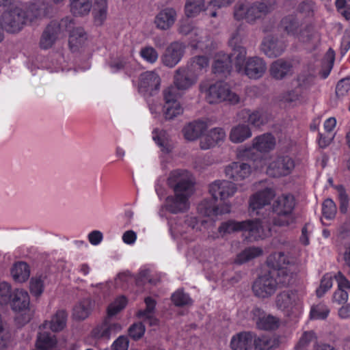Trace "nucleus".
<instances>
[{"label": "nucleus", "instance_id": "obj_1", "mask_svg": "<svg viewBox=\"0 0 350 350\" xmlns=\"http://www.w3.org/2000/svg\"><path fill=\"white\" fill-rule=\"evenodd\" d=\"M291 282V275L284 269H270L258 277L253 284L254 294L262 298L273 295L278 285H288Z\"/></svg>", "mask_w": 350, "mask_h": 350}, {"label": "nucleus", "instance_id": "obj_2", "mask_svg": "<svg viewBox=\"0 0 350 350\" xmlns=\"http://www.w3.org/2000/svg\"><path fill=\"white\" fill-rule=\"evenodd\" d=\"M239 231L247 232L249 236L254 240L263 239L269 234V225L263 226L258 219L244 221L230 220L223 222L218 228V232L221 237Z\"/></svg>", "mask_w": 350, "mask_h": 350}, {"label": "nucleus", "instance_id": "obj_3", "mask_svg": "<svg viewBox=\"0 0 350 350\" xmlns=\"http://www.w3.org/2000/svg\"><path fill=\"white\" fill-rule=\"evenodd\" d=\"M200 91L205 94L206 101L210 104H217L228 102L230 104H237L240 101L239 96L230 90L227 83L221 81H217L209 85L201 83Z\"/></svg>", "mask_w": 350, "mask_h": 350}, {"label": "nucleus", "instance_id": "obj_4", "mask_svg": "<svg viewBox=\"0 0 350 350\" xmlns=\"http://www.w3.org/2000/svg\"><path fill=\"white\" fill-rule=\"evenodd\" d=\"M271 10V4L262 2H238L234 8V17L237 21L245 20L252 23L267 14Z\"/></svg>", "mask_w": 350, "mask_h": 350}, {"label": "nucleus", "instance_id": "obj_5", "mask_svg": "<svg viewBox=\"0 0 350 350\" xmlns=\"http://www.w3.org/2000/svg\"><path fill=\"white\" fill-rule=\"evenodd\" d=\"M11 308L19 314L16 317L18 323L24 325L28 323L33 315L30 308V297L27 291L22 288L15 289L9 302Z\"/></svg>", "mask_w": 350, "mask_h": 350}, {"label": "nucleus", "instance_id": "obj_6", "mask_svg": "<svg viewBox=\"0 0 350 350\" xmlns=\"http://www.w3.org/2000/svg\"><path fill=\"white\" fill-rule=\"evenodd\" d=\"M275 192L270 188H266L265 189L258 191L251 196L249 200V209L252 215H260L262 216V219H258L260 222H262L263 226L269 225V230H271L270 221L267 219V215L264 211L265 207L270 204L271 200L275 197ZM271 213L269 211L268 215Z\"/></svg>", "mask_w": 350, "mask_h": 350}, {"label": "nucleus", "instance_id": "obj_7", "mask_svg": "<svg viewBox=\"0 0 350 350\" xmlns=\"http://www.w3.org/2000/svg\"><path fill=\"white\" fill-rule=\"evenodd\" d=\"M1 27L9 33H17L27 21V12L21 7L12 5L3 12L1 16Z\"/></svg>", "mask_w": 350, "mask_h": 350}, {"label": "nucleus", "instance_id": "obj_8", "mask_svg": "<svg viewBox=\"0 0 350 350\" xmlns=\"http://www.w3.org/2000/svg\"><path fill=\"white\" fill-rule=\"evenodd\" d=\"M168 186L174 192L193 193L194 179L192 174L186 170L178 169L172 171L167 180Z\"/></svg>", "mask_w": 350, "mask_h": 350}, {"label": "nucleus", "instance_id": "obj_9", "mask_svg": "<svg viewBox=\"0 0 350 350\" xmlns=\"http://www.w3.org/2000/svg\"><path fill=\"white\" fill-rule=\"evenodd\" d=\"M73 19L66 17L61 20L60 22L52 21L45 28L40 39V47L44 49L51 48L59 34L72 27Z\"/></svg>", "mask_w": 350, "mask_h": 350}, {"label": "nucleus", "instance_id": "obj_10", "mask_svg": "<svg viewBox=\"0 0 350 350\" xmlns=\"http://www.w3.org/2000/svg\"><path fill=\"white\" fill-rule=\"evenodd\" d=\"M278 309L287 315L298 312L301 308V297L296 291H284L275 298Z\"/></svg>", "mask_w": 350, "mask_h": 350}, {"label": "nucleus", "instance_id": "obj_11", "mask_svg": "<svg viewBox=\"0 0 350 350\" xmlns=\"http://www.w3.org/2000/svg\"><path fill=\"white\" fill-rule=\"evenodd\" d=\"M295 167L294 160L288 155L273 156L268 163L267 174L273 177L287 176Z\"/></svg>", "mask_w": 350, "mask_h": 350}, {"label": "nucleus", "instance_id": "obj_12", "mask_svg": "<svg viewBox=\"0 0 350 350\" xmlns=\"http://www.w3.org/2000/svg\"><path fill=\"white\" fill-rule=\"evenodd\" d=\"M165 103L163 111L165 118L171 120L183 113V108L178 101L179 94L173 87H168L163 92Z\"/></svg>", "mask_w": 350, "mask_h": 350}, {"label": "nucleus", "instance_id": "obj_13", "mask_svg": "<svg viewBox=\"0 0 350 350\" xmlns=\"http://www.w3.org/2000/svg\"><path fill=\"white\" fill-rule=\"evenodd\" d=\"M252 319L256 322V327L262 330L271 331L277 329L281 325V321L275 316L268 314L259 308H254L251 312Z\"/></svg>", "mask_w": 350, "mask_h": 350}, {"label": "nucleus", "instance_id": "obj_14", "mask_svg": "<svg viewBox=\"0 0 350 350\" xmlns=\"http://www.w3.org/2000/svg\"><path fill=\"white\" fill-rule=\"evenodd\" d=\"M239 116L240 119L255 128H260L271 119L270 114L263 108L254 110L244 109L240 111Z\"/></svg>", "mask_w": 350, "mask_h": 350}, {"label": "nucleus", "instance_id": "obj_15", "mask_svg": "<svg viewBox=\"0 0 350 350\" xmlns=\"http://www.w3.org/2000/svg\"><path fill=\"white\" fill-rule=\"evenodd\" d=\"M225 176L234 181H242L248 178L252 174L251 166L243 162H232L224 168Z\"/></svg>", "mask_w": 350, "mask_h": 350}, {"label": "nucleus", "instance_id": "obj_16", "mask_svg": "<svg viewBox=\"0 0 350 350\" xmlns=\"http://www.w3.org/2000/svg\"><path fill=\"white\" fill-rule=\"evenodd\" d=\"M198 77L196 74H193L187 67H181L175 71L174 76V84L176 90L178 91H185L191 88L196 83Z\"/></svg>", "mask_w": 350, "mask_h": 350}, {"label": "nucleus", "instance_id": "obj_17", "mask_svg": "<svg viewBox=\"0 0 350 350\" xmlns=\"http://www.w3.org/2000/svg\"><path fill=\"white\" fill-rule=\"evenodd\" d=\"M161 84V79L154 71H147L140 75L138 88L141 93L153 95Z\"/></svg>", "mask_w": 350, "mask_h": 350}, {"label": "nucleus", "instance_id": "obj_18", "mask_svg": "<svg viewBox=\"0 0 350 350\" xmlns=\"http://www.w3.org/2000/svg\"><path fill=\"white\" fill-rule=\"evenodd\" d=\"M237 191V185L226 180H215L209 186V192L215 200L227 199L234 196Z\"/></svg>", "mask_w": 350, "mask_h": 350}, {"label": "nucleus", "instance_id": "obj_19", "mask_svg": "<svg viewBox=\"0 0 350 350\" xmlns=\"http://www.w3.org/2000/svg\"><path fill=\"white\" fill-rule=\"evenodd\" d=\"M266 70V62L262 58L254 56L247 58L246 64L239 73L245 75L250 79H258L263 76Z\"/></svg>", "mask_w": 350, "mask_h": 350}, {"label": "nucleus", "instance_id": "obj_20", "mask_svg": "<svg viewBox=\"0 0 350 350\" xmlns=\"http://www.w3.org/2000/svg\"><path fill=\"white\" fill-rule=\"evenodd\" d=\"M122 327L117 322H113L109 317L97 325L92 331V336L98 340H109L111 335L121 331Z\"/></svg>", "mask_w": 350, "mask_h": 350}, {"label": "nucleus", "instance_id": "obj_21", "mask_svg": "<svg viewBox=\"0 0 350 350\" xmlns=\"http://www.w3.org/2000/svg\"><path fill=\"white\" fill-rule=\"evenodd\" d=\"M185 46L179 42L171 43L161 57L163 64L170 68L174 67L182 59Z\"/></svg>", "mask_w": 350, "mask_h": 350}, {"label": "nucleus", "instance_id": "obj_22", "mask_svg": "<svg viewBox=\"0 0 350 350\" xmlns=\"http://www.w3.org/2000/svg\"><path fill=\"white\" fill-rule=\"evenodd\" d=\"M174 196H168L166 198L165 206L172 213H178L186 211L189 208V198L192 193L184 192H174Z\"/></svg>", "mask_w": 350, "mask_h": 350}, {"label": "nucleus", "instance_id": "obj_23", "mask_svg": "<svg viewBox=\"0 0 350 350\" xmlns=\"http://www.w3.org/2000/svg\"><path fill=\"white\" fill-rule=\"evenodd\" d=\"M177 19V12L173 8L161 9L155 16L154 24L160 30L166 31L172 27Z\"/></svg>", "mask_w": 350, "mask_h": 350}, {"label": "nucleus", "instance_id": "obj_24", "mask_svg": "<svg viewBox=\"0 0 350 350\" xmlns=\"http://www.w3.org/2000/svg\"><path fill=\"white\" fill-rule=\"evenodd\" d=\"M73 22L72 27L64 31H69L68 45L72 52H77L85 46L87 43L88 36L82 27H74Z\"/></svg>", "mask_w": 350, "mask_h": 350}, {"label": "nucleus", "instance_id": "obj_25", "mask_svg": "<svg viewBox=\"0 0 350 350\" xmlns=\"http://www.w3.org/2000/svg\"><path fill=\"white\" fill-rule=\"evenodd\" d=\"M267 265L271 269H284L291 275V280L293 278V273L295 267L291 264L288 257L283 252H275L270 255L267 260Z\"/></svg>", "mask_w": 350, "mask_h": 350}, {"label": "nucleus", "instance_id": "obj_26", "mask_svg": "<svg viewBox=\"0 0 350 350\" xmlns=\"http://www.w3.org/2000/svg\"><path fill=\"white\" fill-rule=\"evenodd\" d=\"M270 75L275 79L282 80L293 74V66L291 61L278 59L270 65Z\"/></svg>", "mask_w": 350, "mask_h": 350}, {"label": "nucleus", "instance_id": "obj_27", "mask_svg": "<svg viewBox=\"0 0 350 350\" xmlns=\"http://www.w3.org/2000/svg\"><path fill=\"white\" fill-rule=\"evenodd\" d=\"M295 40L305 44L315 46L321 41V35L314 25L308 24L301 27Z\"/></svg>", "mask_w": 350, "mask_h": 350}, {"label": "nucleus", "instance_id": "obj_28", "mask_svg": "<svg viewBox=\"0 0 350 350\" xmlns=\"http://www.w3.org/2000/svg\"><path fill=\"white\" fill-rule=\"evenodd\" d=\"M286 49V44L272 36L264 38L261 44V50L269 57L281 55Z\"/></svg>", "mask_w": 350, "mask_h": 350}, {"label": "nucleus", "instance_id": "obj_29", "mask_svg": "<svg viewBox=\"0 0 350 350\" xmlns=\"http://www.w3.org/2000/svg\"><path fill=\"white\" fill-rule=\"evenodd\" d=\"M198 210L200 214L204 216L214 217L228 213L230 211V205L224 204L216 206L214 202L206 200L198 205Z\"/></svg>", "mask_w": 350, "mask_h": 350}, {"label": "nucleus", "instance_id": "obj_30", "mask_svg": "<svg viewBox=\"0 0 350 350\" xmlns=\"http://www.w3.org/2000/svg\"><path fill=\"white\" fill-rule=\"evenodd\" d=\"M334 277L338 284V289L334 294V301L340 304H344L348 300L350 293V282L341 272H338Z\"/></svg>", "mask_w": 350, "mask_h": 350}, {"label": "nucleus", "instance_id": "obj_31", "mask_svg": "<svg viewBox=\"0 0 350 350\" xmlns=\"http://www.w3.org/2000/svg\"><path fill=\"white\" fill-rule=\"evenodd\" d=\"M226 132L221 128H214L200 139V148L204 150L209 149L226 138Z\"/></svg>", "mask_w": 350, "mask_h": 350}, {"label": "nucleus", "instance_id": "obj_32", "mask_svg": "<svg viewBox=\"0 0 350 350\" xmlns=\"http://www.w3.org/2000/svg\"><path fill=\"white\" fill-rule=\"evenodd\" d=\"M255 335L252 332H243L232 336L230 346L232 350H250L252 348Z\"/></svg>", "mask_w": 350, "mask_h": 350}, {"label": "nucleus", "instance_id": "obj_33", "mask_svg": "<svg viewBox=\"0 0 350 350\" xmlns=\"http://www.w3.org/2000/svg\"><path fill=\"white\" fill-rule=\"evenodd\" d=\"M275 139L270 133H264L252 139V148L258 152L267 153L274 149Z\"/></svg>", "mask_w": 350, "mask_h": 350}, {"label": "nucleus", "instance_id": "obj_34", "mask_svg": "<svg viewBox=\"0 0 350 350\" xmlns=\"http://www.w3.org/2000/svg\"><path fill=\"white\" fill-rule=\"evenodd\" d=\"M295 207V199L291 194H283L274 202L273 211L278 215H288Z\"/></svg>", "mask_w": 350, "mask_h": 350}, {"label": "nucleus", "instance_id": "obj_35", "mask_svg": "<svg viewBox=\"0 0 350 350\" xmlns=\"http://www.w3.org/2000/svg\"><path fill=\"white\" fill-rule=\"evenodd\" d=\"M207 124L204 121H194L186 125L183 129L185 138L189 141L197 139L206 130Z\"/></svg>", "mask_w": 350, "mask_h": 350}, {"label": "nucleus", "instance_id": "obj_36", "mask_svg": "<svg viewBox=\"0 0 350 350\" xmlns=\"http://www.w3.org/2000/svg\"><path fill=\"white\" fill-rule=\"evenodd\" d=\"M146 309L140 310L137 312V316L139 319L148 323L150 326L156 325L158 320L154 317V308L156 301L152 298L148 297L144 300Z\"/></svg>", "mask_w": 350, "mask_h": 350}, {"label": "nucleus", "instance_id": "obj_37", "mask_svg": "<svg viewBox=\"0 0 350 350\" xmlns=\"http://www.w3.org/2000/svg\"><path fill=\"white\" fill-rule=\"evenodd\" d=\"M252 135V130L249 125L238 124L232 127L229 133V139L232 143L239 144L250 138Z\"/></svg>", "mask_w": 350, "mask_h": 350}, {"label": "nucleus", "instance_id": "obj_38", "mask_svg": "<svg viewBox=\"0 0 350 350\" xmlns=\"http://www.w3.org/2000/svg\"><path fill=\"white\" fill-rule=\"evenodd\" d=\"M67 313L64 310H59L52 317L50 321H46L42 324L43 329H50L53 332L62 330L66 324Z\"/></svg>", "mask_w": 350, "mask_h": 350}, {"label": "nucleus", "instance_id": "obj_39", "mask_svg": "<svg viewBox=\"0 0 350 350\" xmlns=\"http://www.w3.org/2000/svg\"><path fill=\"white\" fill-rule=\"evenodd\" d=\"M231 62L230 56L223 52L217 53L215 56L213 64V72L215 74H228L230 71Z\"/></svg>", "mask_w": 350, "mask_h": 350}, {"label": "nucleus", "instance_id": "obj_40", "mask_svg": "<svg viewBox=\"0 0 350 350\" xmlns=\"http://www.w3.org/2000/svg\"><path fill=\"white\" fill-rule=\"evenodd\" d=\"M94 305V302L90 298L80 300L73 308L74 318L78 320L85 319L92 312Z\"/></svg>", "mask_w": 350, "mask_h": 350}, {"label": "nucleus", "instance_id": "obj_41", "mask_svg": "<svg viewBox=\"0 0 350 350\" xmlns=\"http://www.w3.org/2000/svg\"><path fill=\"white\" fill-rule=\"evenodd\" d=\"M232 51L230 56L231 63L234 64L236 70L239 72L246 64L247 51L245 47L241 45L231 46Z\"/></svg>", "mask_w": 350, "mask_h": 350}, {"label": "nucleus", "instance_id": "obj_42", "mask_svg": "<svg viewBox=\"0 0 350 350\" xmlns=\"http://www.w3.org/2000/svg\"><path fill=\"white\" fill-rule=\"evenodd\" d=\"M11 275L15 282L18 283L25 282L30 275L29 265L22 261L14 263L11 269Z\"/></svg>", "mask_w": 350, "mask_h": 350}, {"label": "nucleus", "instance_id": "obj_43", "mask_svg": "<svg viewBox=\"0 0 350 350\" xmlns=\"http://www.w3.org/2000/svg\"><path fill=\"white\" fill-rule=\"evenodd\" d=\"M280 27L287 35L293 36L296 39L302 26L300 25L298 19L295 16L289 15L282 18Z\"/></svg>", "mask_w": 350, "mask_h": 350}, {"label": "nucleus", "instance_id": "obj_44", "mask_svg": "<svg viewBox=\"0 0 350 350\" xmlns=\"http://www.w3.org/2000/svg\"><path fill=\"white\" fill-rule=\"evenodd\" d=\"M92 7V0H71L70 2V12L76 16L88 15Z\"/></svg>", "mask_w": 350, "mask_h": 350}, {"label": "nucleus", "instance_id": "obj_45", "mask_svg": "<svg viewBox=\"0 0 350 350\" xmlns=\"http://www.w3.org/2000/svg\"><path fill=\"white\" fill-rule=\"evenodd\" d=\"M205 0H187L185 5V12L187 17L193 18L205 11Z\"/></svg>", "mask_w": 350, "mask_h": 350}, {"label": "nucleus", "instance_id": "obj_46", "mask_svg": "<svg viewBox=\"0 0 350 350\" xmlns=\"http://www.w3.org/2000/svg\"><path fill=\"white\" fill-rule=\"evenodd\" d=\"M262 254V250L258 247H250L239 253L236 259L237 264H243Z\"/></svg>", "mask_w": 350, "mask_h": 350}, {"label": "nucleus", "instance_id": "obj_47", "mask_svg": "<svg viewBox=\"0 0 350 350\" xmlns=\"http://www.w3.org/2000/svg\"><path fill=\"white\" fill-rule=\"evenodd\" d=\"M208 66V60L205 56H197L191 59L187 68L197 77L202 74Z\"/></svg>", "mask_w": 350, "mask_h": 350}, {"label": "nucleus", "instance_id": "obj_48", "mask_svg": "<svg viewBox=\"0 0 350 350\" xmlns=\"http://www.w3.org/2000/svg\"><path fill=\"white\" fill-rule=\"evenodd\" d=\"M46 275L43 274L36 275L32 277L29 282V290L35 297L42 295L44 289Z\"/></svg>", "mask_w": 350, "mask_h": 350}, {"label": "nucleus", "instance_id": "obj_49", "mask_svg": "<svg viewBox=\"0 0 350 350\" xmlns=\"http://www.w3.org/2000/svg\"><path fill=\"white\" fill-rule=\"evenodd\" d=\"M152 139L162 148L163 151L168 152L171 150L172 146L170 143L169 135L165 131L157 129H154L152 131Z\"/></svg>", "mask_w": 350, "mask_h": 350}, {"label": "nucleus", "instance_id": "obj_50", "mask_svg": "<svg viewBox=\"0 0 350 350\" xmlns=\"http://www.w3.org/2000/svg\"><path fill=\"white\" fill-rule=\"evenodd\" d=\"M56 339L53 335L46 332H40L38 336L36 346L42 350H46L55 346Z\"/></svg>", "mask_w": 350, "mask_h": 350}, {"label": "nucleus", "instance_id": "obj_51", "mask_svg": "<svg viewBox=\"0 0 350 350\" xmlns=\"http://www.w3.org/2000/svg\"><path fill=\"white\" fill-rule=\"evenodd\" d=\"M46 5L44 3H38L32 5L27 12V21H33L35 19L42 18L46 16Z\"/></svg>", "mask_w": 350, "mask_h": 350}, {"label": "nucleus", "instance_id": "obj_52", "mask_svg": "<svg viewBox=\"0 0 350 350\" xmlns=\"http://www.w3.org/2000/svg\"><path fill=\"white\" fill-rule=\"evenodd\" d=\"M329 313V310L323 304L313 306L310 310V318L312 319H325Z\"/></svg>", "mask_w": 350, "mask_h": 350}, {"label": "nucleus", "instance_id": "obj_53", "mask_svg": "<svg viewBox=\"0 0 350 350\" xmlns=\"http://www.w3.org/2000/svg\"><path fill=\"white\" fill-rule=\"evenodd\" d=\"M126 305V299L124 297L121 296L118 297L114 301H113L107 308V315L110 318L120 311H121Z\"/></svg>", "mask_w": 350, "mask_h": 350}, {"label": "nucleus", "instance_id": "obj_54", "mask_svg": "<svg viewBox=\"0 0 350 350\" xmlns=\"http://www.w3.org/2000/svg\"><path fill=\"white\" fill-rule=\"evenodd\" d=\"M336 211V206L332 199L327 198L323 202L322 205V213L325 219H332L334 218Z\"/></svg>", "mask_w": 350, "mask_h": 350}, {"label": "nucleus", "instance_id": "obj_55", "mask_svg": "<svg viewBox=\"0 0 350 350\" xmlns=\"http://www.w3.org/2000/svg\"><path fill=\"white\" fill-rule=\"evenodd\" d=\"M12 296L11 285L6 282L0 283V304L7 305L10 301Z\"/></svg>", "mask_w": 350, "mask_h": 350}, {"label": "nucleus", "instance_id": "obj_56", "mask_svg": "<svg viewBox=\"0 0 350 350\" xmlns=\"http://www.w3.org/2000/svg\"><path fill=\"white\" fill-rule=\"evenodd\" d=\"M172 300L177 306H187L192 303V300L189 297V295L185 293L180 290H178L172 294Z\"/></svg>", "mask_w": 350, "mask_h": 350}, {"label": "nucleus", "instance_id": "obj_57", "mask_svg": "<svg viewBox=\"0 0 350 350\" xmlns=\"http://www.w3.org/2000/svg\"><path fill=\"white\" fill-rule=\"evenodd\" d=\"M141 57L147 62L154 64L158 59V53L152 46H145L140 51Z\"/></svg>", "mask_w": 350, "mask_h": 350}, {"label": "nucleus", "instance_id": "obj_58", "mask_svg": "<svg viewBox=\"0 0 350 350\" xmlns=\"http://www.w3.org/2000/svg\"><path fill=\"white\" fill-rule=\"evenodd\" d=\"M340 200V209L342 213H345L347 210L349 198L346 191L342 185H336L334 187Z\"/></svg>", "mask_w": 350, "mask_h": 350}, {"label": "nucleus", "instance_id": "obj_59", "mask_svg": "<svg viewBox=\"0 0 350 350\" xmlns=\"http://www.w3.org/2000/svg\"><path fill=\"white\" fill-rule=\"evenodd\" d=\"M313 76L311 73L303 72L297 76V87L304 91L312 83Z\"/></svg>", "mask_w": 350, "mask_h": 350}, {"label": "nucleus", "instance_id": "obj_60", "mask_svg": "<svg viewBox=\"0 0 350 350\" xmlns=\"http://www.w3.org/2000/svg\"><path fill=\"white\" fill-rule=\"evenodd\" d=\"M315 338L314 333L312 331L305 332L295 346V350H303L309 343L314 341Z\"/></svg>", "mask_w": 350, "mask_h": 350}, {"label": "nucleus", "instance_id": "obj_61", "mask_svg": "<svg viewBox=\"0 0 350 350\" xmlns=\"http://www.w3.org/2000/svg\"><path fill=\"white\" fill-rule=\"evenodd\" d=\"M332 275L326 274L321 280L319 288L317 290V295L318 297L323 296L326 291L330 289L332 286Z\"/></svg>", "mask_w": 350, "mask_h": 350}, {"label": "nucleus", "instance_id": "obj_62", "mask_svg": "<svg viewBox=\"0 0 350 350\" xmlns=\"http://www.w3.org/2000/svg\"><path fill=\"white\" fill-rule=\"evenodd\" d=\"M145 332V327L142 323H135L129 329V336L134 340L140 338Z\"/></svg>", "mask_w": 350, "mask_h": 350}, {"label": "nucleus", "instance_id": "obj_63", "mask_svg": "<svg viewBox=\"0 0 350 350\" xmlns=\"http://www.w3.org/2000/svg\"><path fill=\"white\" fill-rule=\"evenodd\" d=\"M129 341L126 336H119L111 345V350H127Z\"/></svg>", "mask_w": 350, "mask_h": 350}, {"label": "nucleus", "instance_id": "obj_64", "mask_svg": "<svg viewBox=\"0 0 350 350\" xmlns=\"http://www.w3.org/2000/svg\"><path fill=\"white\" fill-rule=\"evenodd\" d=\"M314 3L310 0H306L300 2L298 5L297 10L300 13L309 16L313 12Z\"/></svg>", "mask_w": 350, "mask_h": 350}]
</instances>
